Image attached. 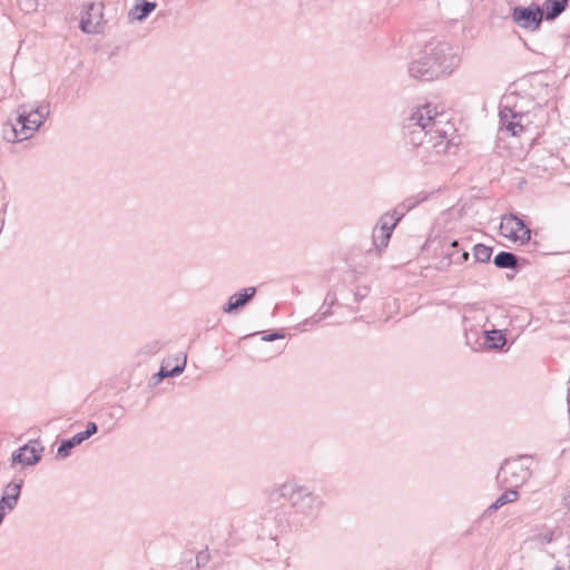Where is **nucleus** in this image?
Listing matches in <instances>:
<instances>
[{
    "mask_svg": "<svg viewBox=\"0 0 570 570\" xmlns=\"http://www.w3.org/2000/svg\"><path fill=\"white\" fill-rule=\"evenodd\" d=\"M443 114H438L431 105L417 108L403 125V137L406 144L417 148V156L423 163H434V156L449 151L454 145L448 131L440 128Z\"/></svg>",
    "mask_w": 570,
    "mask_h": 570,
    "instance_id": "obj_1",
    "label": "nucleus"
},
{
    "mask_svg": "<svg viewBox=\"0 0 570 570\" xmlns=\"http://www.w3.org/2000/svg\"><path fill=\"white\" fill-rule=\"evenodd\" d=\"M461 63V47L445 40L429 41L407 67L410 77L432 81L451 75Z\"/></svg>",
    "mask_w": 570,
    "mask_h": 570,
    "instance_id": "obj_2",
    "label": "nucleus"
},
{
    "mask_svg": "<svg viewBox=\"0 0 570 570\" xmlns=\"http://www.w3.org/2000/svg\"><path fill=\"white\" fill-rule=\"evenodd\" d=\"M49 115L50 104L47 101H42L35 108H28L26 105L20 106L17 109L14 122L4 126L3 138L8 142H19L31 138Z\"/></svg>",
    "mask_w": 570,
    "mask_h": 570,
    "instance_id": "obj_3",
    "label": "nucleus"
},
{
    "mask_svg": "<svg viewBox=\"0 0 570 570\" xmlns=\"http://www.w3.org/2000/svg\"><path fill=\"white\" fill-rule=\"evenodd\" d=\"M276 492L279 498L291 503L294 513L304 518L314 519L322 508V500L318 495L314 494L307 487L294 481L283 483Z\"/></svg>",
    "mask_w": 570,
    "mask_h": 570,
    "instance_id": "obj_4",
    "label": "nucleus"
},
{
    "mask_svg": "<svg viewBox=\"0 0 570 570\" xmlns=\"http://www.w3.org/2000/svg\"><path fill=\"white\" fill-rule=\"evenodd\" d=\"M527 456L507 459L497 473V482L501 488H520L531 476Z\"/></svg>",
    "mask_w": 570,
    "mask_h": 570,
    "instance_id": "obj_5",
    "label": "nucleus"
},
{
    "mask_svg": "<svg viewBox=\"0 0 570 570\" xmlns=\"http://www.w3.org/2000/svg\"><path fill=\"white\" fill-rule=\"evenodd\" d=\"M511 20L521 29L537 31L543 21L542 8L535 2L528 7L515 6L511 10Z\"/></svg>",
    "mask_w": 570,
    "mask_h": 570,
    "instance_id": "obj_6",
    "label": "nucleus"
},
{
    "mask_svg": "<svg viewBox=\"0 0 570 570\" xmlns=\"http://www.w3.org/2000/svg\"><path fill=\"white\" fill-rule=\"evenodd\" d=\"M500 233L503 237L521 244L529 243L531 238L530 227L517 214L512 213L502 216Z\"/></svg>",
    "mask_w": 570,
    "mask_h": 570,
    "instance_id": "obj_7",
    "label": "nucleus"
},
{
    "mask_svg": "<svg viewBox=\"0 0 570 570\" xmlns=\"http://www.w3.org/2000/svg\"><path fill=\"white\" fill-rule=\"evenodd\" d=\"M499 116L502 127L510 131L512 136H517L524 130V119L530 122L529 112L524 111L522 106H520L518 102H515L512 107H501Z\"/></svg>",
    "mask_w": 570,
    "mask_h": 570,
    "instance_id": "obj_8",
    "label": "nucleus"
},
{
    "mask_svg": "<svg viewBox=\"0 0 570 570\" xmlns=\"http://www.w3.org/2000/svg\"><path fill=\"white\" fill-rule=\"evenodd\" d=\"M45 446L39 439H32L22 446L18 448L11 454L12 464H21L23 466L37 465L41 459Z\"/></svg>",
    "mask_w": 570,
    "mask_h": 570,
    "instance_id": "obj_9",
    "label": "nucleus"
},
{
    "mask_svg": "<svg viewBox=\"0 0 570 570\" xmlns=\"http://www.w3.org/2000/svg\"><path fill=\"white\" fill-rule=\"evenodd\" d=\"M102 23V4L94 2L88 3L79 23L81 31L85 33H98L100 32Z\"/></svg>",
    "mask_w": 570,
    "mask_h": 570,
    "instance_id": "obj_10",
    "label": "nucleus"
},
{
    "mask_svg": "<svg viewBox=\"0 0 570 570\" xmlns=\"http://www.w3.org/2000/svg\"><path fill=\"white\" fill-rule=\"evenodd\" d=\"M256 287H245L232 296H229L228 301L223 305L222 309L225 314H236L243 307H245L256 295Z\"/></svg>",
    "mask_w": 570,
    "mask_h": 570,
    "instance_id": "obj_11",
    "label": "nucleus"
},
{
    "mask_svg": "<svg viewBox=\"0 0 570 570\" xmlns=\"http://www.w3.org/2000/svg\"><path fill=\"white\" fill-rule=\"evenodd\" d=\"M386 219L387 218L381 217L372 234L373 245L379 253L387 247L391 235L394 230L393 223L387 224Z\"/></svg>",
    "mask_w": 570,
    "mask_h": 570,
    "instance_id": "obj_12",
    "label": "nucleus"
},
{
    "mask_svg": "<svg viewBox=\"0 0 570 570\" xmlns=\"http://www.w3.org/2000/svg\"><path fill=\"white\" fill-rule=\"evenodd\" d=\"M525 258L519 257L512 252L501 250L494 258L493 264L500 269H512L515 273L519 272L522 265L528 264Z\"/></svg>",
    "mask_w": 570,
    "mask_h": 570,
    "instance_id": "obj_13",
    "label": "nucleus"
},
{
    "mask_svg": "<svg viewBox=\"0 0 570 570\" xmlns=\"http://www.w3.org/2000/svg\"><path fill=\"white\" fill-rule=\"evenodd\" d=\"M543 20L553 21L569 7V0H546L541 6Z\"/></svg>",
    "mask_w": 570,
    "mask_h": 570,
    "instance_id": "obj_14",
    "label": "nucleus"
},
{
    "mask_svg": "<svg viewBox=\"0 0 570 570\" xmlns=\"http://www.w3.org/2000/svg\"><path fill=\"white\" fill-rule=\"evenodd\" d=\"M157 3L148 0H136L135 6L129 10L128 16L132 20L144 21L156 9Z\"/></svg>",
    "mask_w": 570,
    "mask_h": 570,
    "instance_id": "obj_15",
    "label": "nucleus"
},
{
    "mask_svg": "<svg viewBox=\"0 0 570 570\" xmlns=\"http://www.w3.org/2000/svg\"><path fill=\"white\" fill-rule=\"evenodd\" d=\"M85 442L82 435L78 432L69 439H62L57 449V459L66 460L70 456L71 450Z\"/></svg>",
    "mask_w": 570,
    "mask_h": 570,
    "instance_id": "obj_16",
    "label": "nucleus"
},
{
    "mask_svg": "<svg viewBox=\"0 0 570 570\" xmlns=\"http://www.w3.org/2000/svg\"><path fill=\"white\" fill-rule=\"evenodd\" d=\"M484 346L488 350L501 351L507 344V336L500 330L483 331Z\"/></svg>",
    "mask_w": 570,
    "mask_h": 570,
    "instance_id": "obj_17",
    "label": "nucleus"
},
{
    "mask_svg": "<svg viewBox=\"0 0 570 570\" xmlns=\"http://www.w3.org/2000/svg\"><path fill=\"white\" fill-rule=\"evenodd\" d=\"M469 252L460 247L459 240H453L450 244V249L445 253V258L449 259L450 264H462L469 259Z\"/></svg>",
    "mask_w": 570,
    "mask_h": 570,
    "instance_id": "obj_18",
    "label": "nucleus"
},
{
    "mask_svg": "<svg viewBox=\"0 0 570 570\" xmlns=\"http://www.w3.org/2000/svg\"><path fill=\"white\" fill-rule=\"evenodd\" d=\"M257 541L262 542V549L265 552V558L268 560L274 558L278 552V542L276 537L268 535L267 538L257 537Z\"/></svg>",
    "mask_w": 570,
    "mask_h": 570,
    "instance_id": "obj_19",
    "label": "nucleus"
},
{
    "mask_svg": "<svg viewBox=\"0 0 570 570\" xmlns=\"http://www.w3.org/2000/svg\"><path fill=\"white\" fill-rule=\"evenodd\" d=\"M493 248L484 244L473 246V257L476 263H488L491 259Z\"/></svg>",
    "mask_w": 570,
    "mask_h": 570,
    "instance_id": "obj_20",
    "label": "nucleus"
},
{
    "mask_svg": "<svg viewBox=\"0 0 570 570\" xmlns=\"http://www.w3.org/2000/svg\"><path fill=\"white\" fill-rule=\"evenodd\" d=\"M425 199H426L425 195L412 196V197L406 198L402 203H400L395 207V209H397V212H400L401 214L405 215L406 213H409L410 210L415 208L420 203H422Z\"/></svg>",
    "mask_w": 570,
    "mask_h": 570,
    "instance_id": "obj_21",
    "label": "nucleus"
},
{
    "mask_svg": "<svg viewBox=\"0 0 570 570\" xmlns=\"http://www.w3.org/2000/svg\"><path fill=\"white\" fill-rule=\"evenodd\" d=\"M519 498V492L517 488H507V490L500 494L494 501L499 508H502L507 503H511L517 501Z\"/></svg>",
    "mask_w": 570,
    "mask_h": 570,
    "instance_id": "obj_22",
    "label": "nucleus"
},
{
    "mask_svg": "<svg viewBox=\"0 0 570 570\" xmlns=\"http://www.w3.org/2000/svg\"><path fill=\"white\" fill-rule=\"evenodd\" d=\"M19 8L26 12H35L40 6H46L48 0H17Z\"/></svg>",
    "mask_w": 570,
    "mask_h": 570,
    "instance_id": "obj_23",
    "label": "nucleus"
},
{
    "mask_svg": "<svg viewBox=\"0 0 570 570\" xmlns=\"http://www.w3.org/2000/svg\"><path fill=\"white\" fill-rule=\"evenodd\" d=\"M22 485H23V480L22 479H19V480H12L10 483H8L3 490V493L4 494H8L9 495H16L17 499L20 498V494H21V489H22Z\"/></svg>",
    "mask_w": 570,
    "mask_h": 570,
    "instance_id": "obj_24",
    "label": "nucleus"
},
{
    "mask_svg": "<svg viewBox=\"0 0 570 570\" xmlns=\"http://www.w3.org/2000/svg\"><path fill=\"white\" fill-rule=\"evenodd\" d=\"M18 501L19 499H17L16 495L2 493V497L0 499V507H3V510L6 511H12L17 507Z\"/></svg>",
    "mask_w": 570,
    "mask_h": 570,
    "instance_id": "obj_25",
    "label": "nucleus"
},
{
    "mask_svg": "<svg viewBox=\"0 0 570 570\" xmlns=\"http://www.w3.org/2000/svg\"><path fill=\"white\" fill-rule=\"evenodd\" d=\"M382 218H387L386 219V223H393V228L396 227V225L399 224V222L404 217L403 214H401L400 212H397V209H393L391 212H387L385 213L384 215L381 216Z\"/></svg>",
    "mask_w": 570,
    "mask_h": 570,
    "instance_id": "obj_26",
    "label": "nucleus"
},
{
    "mask_svg": "<svg viewBox=\"0 0 570 570\" xmlns=\"http://www.w3.org/2000/svg\"><path fill=\"white\" fill-rule=\"evenodd\" d=\"M161 348V343L157 340L148 342L141 348V352L146 355H154L158 353Z\"/></svg>",
    "mask_w": 570,
    "mask_h": 570,
    "instance_id": "obj_27",
    "label": "nucleus"
},
{
    "mask_svg": "<svg viewBox=\"0 0 570 570\" xmlns=\"http://www.w3.org/2000/svg\"><path fill=\"white\" fill-rule=\"evenodd\" d=\"M285 337V333L282 330H274L272 332H263L262 341L274 342Z\"/></svg>",
    "mask_w": 570,
    "mask_h": 570,
    "instance_id": "obj_28",
    "label": "nucleus"
},
{
    "mask_svg": "<svg viewBox=\"0 0 570 570\" xmlns=\"http://www.w3.org/2000/svg\"><path fill=\"white\" fill-rule=\"evenodd\" d=\"M7 206H8V202L6 199V194L2 188V183L0 181V229L2 228V225L4 222L3 215L6 213Z\"/></svg>",
    "mask_w": 570,
    "mask_h": 570,
    "instance_id": "obj_29",
    "label": "nucleus"
},
{
    "mask_svg": "<svg viewBox=\"0 0 570 570\" xmlns=\"http://www.w3.org/2000/svg\"><path fill=\"white\" fill-rule=\"evenodd\" d=\"M98 432V425L96 422H88L87 425H86V429L81 432H79L82 438L86 440H88L90 436H92L94 434H96Z\"/></svg>",
    "mask_w": 570,
    "mask_h": 570,
    "instance_id": "obj_30",
    "label": "nucleus"
},
{
    "mask_svg": "<svg viewBox=\"0 0 570 570\" xmlns=\"http://www.w3.org/2000/svg\"><path fill=\"white\" fill-rule=\"evenodd\" d=\"M326 308L320 313H316L314 314L311 320H308L307 322H311V323H318L321 321H323L324 318L328 317L332 315V307L330 306H325Z\"/></svg>",
    "mask_w": 570,
    "mask_h": 570,
    "instance_id": "obj_31",
    "label": "nucleus"
},
{
    "mask_svg": "<svg viewBox=\"0 0 570 570\" xmlns=\"http://www.w3.org/2000/svg\"><path fill=\"white\" fill-rule=\"evenodd\" d=\"M195 561H196V567L197 568H202V567H205L208 561H209V553L207 550H202L199 551L196 557H195Z\"/></svg>",
    "mask_w": 570,
    "mask_h": 570,
    "instance_id": "obj_32",
    "label": "nucleus"
},
{
    "mask_svg": "<svg viewBox=\"0 0 570 570\" xmlns=\"http://www.w3.org/2000/svg\"><path fill=\"white\" fill-rule=\"evenodd\" d=\"M370 293L368 286H357L353 293L354 301L360 303L363 298H365Z\"/></svg>",
    "mask_w": 570,
    "mask_h": 570,
    "instance_id": "obj_33",
    "label": "nucleus"
},
{
    "mask_svg": "<svg viewBox=\"0 0 570 570\" xmlns=\"http://www.w3.org/2000/svg\"><path fill=\"white\" fill-rule=\"evenodd\" d=\"M166 377H170V376L168 374V368L163 364L160 366L159 372L153 375L151 381L154 382V384H158Z\"/></svg>",
    "mask_w": 570,
    "mask_h": 570,
    "instance_id": "obj_34",
    "label": "nucleus"
},
{
    "mask_svg": "<svg viewBox=\"0 0 570 570\" xmlns=\"http://www.w3.org/2000/svg\"><path fill=\"white\" fill-rule=\"evenodd\" d=\"M186 367V357L184 358L181 364H176L171 370H168V374L170 377L179 376Z\"/></svg>",
    "mask_w": 570,
    "mask_h": 570,
    "instance_id": "obj_35",
    "label": "nucleus"
},
{
    "mask_svg": "<svg viewBox=\"0 0 570 570\" xmlns=\"http://www.w3.org/2000/svg\"><path fill=\"white\" fill-rule=\"evenodd\" d=\"M336 303H337V298H336L335 293L328 292L324 298L322 308H324L325 306L333 307Z\"/></svg>",
    "mask_w": 570,
    "mask_h": 570,
    "instance_id": "obj_36",
    "label": "nucleus"
},
{
    "mask_svg": "<svg viewBox=\"0 0 570 570\" xmlns=\"http://www.w3.org/2000/svg\"><path fill=\"white\" fill-rule=\"evenodd\" d=\"M500 508L498 507V504L495 502L491 503L482 513L481 518L484 519V518H489L492 513H494L495 511H498Z\"/></svg>",
    "mask_w": 570,
    "mask_h": 570,
    "instance_id": "obj_37",
    "label": "nucleus"
},
{
    "mask_svg": "<svg viewBox=\"0 0 570 570\" xmlns=\"http://www.w3.org/2000/svg\"><path fill=\"white\" fill-rule=\"evenodd\" d=\"M7 511L3 510V507H0V524L2 523L3 519H4V515H6Z\"/></svg>",
    "mask_w": 570,
    "mask_h": 570,
    "instance_id": "obj_38",
    "label": "nucleus"
},
{
    "mask_svg": "<svg viewBox=\"0 0 570 570\" xmlns=\"http://www.w3.org/2000/svg\"><path fill=\"white\" fill-rule=\"evenodd\" d=\"M544 539H546L547 542H551L552 541V534L546 535Z\"/></svg>",
    "mask_w": 570,
    "mask_h": 570,
    "instance_id": "obj_39",
    "label": "nucleus"
},
{
    "mask_svg": "<svg viewBox=\"0 0 570 570\" xmlns=\"http://www.w3.org/2000/svg\"><path fill=\"white\" fill-rule=\"evenodd\" d=\"M551 570H563V568H562L561 566H558V564H557V566H556L553 569H551Z\"/></svg>",
    "mask_w": 570,
    "mask_h": 570,
    "instance_id": "obj_40",
    "label": "nucleus"
},
{
    "mask_svg": "<svg viewBox=\"0 0 570 570\" xmlns=\"http://www.w3.org/2000/svg\"><path fill=\"white\" fill-rule=\"evenodd\" d=\"M568 401H570V394H569Z\"/></svg>",
    "mask_w": 570,
    "mask_h": 570,
    "instance_id": "obj_41",
    "label": "nucleus"
}]
</instances>
